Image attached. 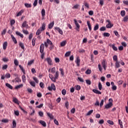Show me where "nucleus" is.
<instances>
[{
  "mask_svg": "<svg viewBox=\"0 0 128 128\" xmlns=\"http://www.w3.org/2000/svg\"><path fill=\"white\" fill-rule=\"evenodd\" d=\"M46 23L43 22L42 27H40V29L38 30L36 32V36H40V34H42V32H43V30H46Z\"/></svg>",
  "mask_w": 128,
  "mask_h": 128,
  "instance_id": "obj_1",
  "label": "nucleus"
},
{
  "mask_svg": "<svg viewBox=\"0 0 128 128\" xmlns=\"http://www.w3.org/2000/svg\"><path fill=\"white\" fill-rule=\"evenodd\" d=\"M109 102L105 106L104 108H106L107 110L108 108H110L112 106V99L110 98L109 99Z\"/></svg>",
  "mask_w": 128,
  "mask_h": 128,
  "instance_id": "obj_2",
  "label": "nucleus"
},
{
  "mask_svg": "<svg viewBox=\"0 0 128 128\" xmlns=\"http://www.w3.org/2000/svg\"><path fill=\"white\" fill-rule=\"evenodd\" d=\"M106 22L108 23L107 25H106V28H112L114 26V24L110 23V20H108Z\"/></svg>",
  "mask_w": 128,
  "mask_h": 128,
  "instance_id": "obj_3",
  "label": "nucleus"
},
{
  "mask_svg": "<svg viewBox=\"0 0 128 128\" xmlns=\"http://www.w3.org/2000/svg\"><path fill=\"white\" fill-rule=\"evenodd\" d=\"M74 24L76 26V30L78 32H80V24H78V21L76 20V19H74Z\"/></svg>",
  "mask_w": 128,
  "mask_h": 128,
  "instance_id": "obj_4",
  "label": "nucleus"
},
{
  "mask_svg": "<svg viewBox=\"0 0 128 128\" xmlns=\"http://www.w3.org/2000/svg\"><path fill=\"white\" fill-rule=\"evenodd\" d=\"M21 28H26L28 29V22L24 21L22 24V26H21Z\"/></svg>",
  "mask_w": 128,
  "mask_h": 128,
  "instance_id": "obj_5",
  "label": "nucleus"
},
{
  "mask_svg": "<svg viewBox=\"0 0 128 128\" xmlns=\"http://www.w3.org/2000/svg\"><path fill=\"white\" fill-rule=\"evenodd\" d=\"M48 90H56V86L54 85V84H51V86H48Z\"/></svg>",
  "mask_w": 128,
  "mask_h": 128,
  "instance_id": "obj_6",
  "label": "nucleus"
},
{
  "mask_svg": "<svg viewBox=\"0 0 128 128\" xmlns=\"http://www.w3.org/2000/svg\"><path fill=\"white\" fill-rule=\"evenodd\" d=\"M54 30H58V32H59V34H62H62H64V32H62V29H60V28L58 27H55Z\"/></svg>",
  "mask_w": 128,
  "mask_h": 128,
  "instance_id": "obj_7",
  "label": "nucleus"
},
{
  "mask_svg": "<svg viewBox=\"0 0 128 128\" xmlns=\"http://www.w3.org/2000/svg\"><path fill=\"white\" fill-rule=\"evenodd\" d=\"M44 50V44H42L40 46V52L42 53Z\"/></svg>",
  "mask_w": 128,
  "mask_h": 128,
  "instance_id": "obj_8",
  "label": "nucleus"
},
{
  "mask_svg": "<svg viewBox=\"0 0 128 128\" xmlns=\"http://www.w3.org/2000/svg\"><path fill=\"white\" fill-rule=\"evenodd\" d=\"M49 76H50V80H52V82H56V78L55 77H54V76L52 75L50 76V74Z\"/></svg>",
  "mask_w": 128,
  "mask_h": 128,
  "instance_id": "obj_9",
  "label": "nucleus"
},
{
  "mask_svg": "<svg viewBox=\"0 0 128 128\" xmlns=\"http://www.w3.org/2000/svg\"><path fill=\"white\" fill-rule=\"evenodd\" d=\"M40 124H42L43 126L46 127V122L42 120H40L39 122Z\"/></svg>",
  "mask_w": 128,
  "mask_h": 128,
  "instance_id": "obj_10",
  "label": "nucleus"
},
{
  "mask_svg": "<svg viewBox=\"0 0 128 128\" xmlns=\"http://www.w3.org/2000/svg\"><path fill=\"white\" fill-rule=\"evenodd\" d=\"M11 38H12V40L16 44H18V41L16 40V38H14V35H12V34L11 35Z\"/></svg>",
  "mask_w": 128,
  "mask_h": 128,
  "instance_id": "obj_11",
  "label": "nucleus"
},
{
  "mask_svg": "<svg viewBox=\"0 0 128 128\" xmlns=\"http://www.w3.org/2000/svg\"><path fill=\"white\" fill-rule=\"evenodd\" d=\"M54 22H52L48 24V28H50V30H52V28H54Z\"/></svg>",
  "mask_w": 128,
  "mask_h": 128,
  "instance_id": "obj_12",
  "label": "nucleus"
},
{
  "mask_svg": "<svg viewBox=\"0 0 128 128\" xmlns=\"http://www.w3.org/2000/svg\"><path fill=\"white\" fill-rule=\"evenodd\" d=\"M93 92H94V94H102V92L100 91H99L98 90L94 89L92 90Z\"/></svg>",
  "mask_w": 128,
  "mask_h": 128,
  "instance_id": "obj_13",
  "label": "nucleus"
},
{
  "mask_svg": "<svg viewBox=\"0 0 128 128\" xmlns=\"http://www.w3.org/2000/svg\"><path fill=\"white\" fill-rule=\"evenodd\" d=\"M16 36H20L22 38H24V34H22V33H20L18 31H16Z\"/></svg>",
  "mask_w": 128,
  "mask_h": 128,
  "instance_id": "obj_14",
  "label": "nucleus"
},
{
  "mask_svg": "<svg viewBox=\"0 0 128 128\" xmlns=\"http://www.w3.org/2000/svg\"><path fill=\"white\" fill-rule=\"evenodd\" d=\"M87 24L90 32H92V25L90 24V22L87 21Z\"/></svg>",
  "mask_w": 128,
  "mask_h": 128,
  "instance_id": "obj_15",
  "label": "nucleus"
},
{
  "mask_svg": "<svg viewBox=\"0 0 128 128\" xmlns=\"http://www.w3.org/2000/svg\"><path fill=\"white\" fill-rule=\"evenodd\" d=\"M19 46L21 48H22V50H24V43H22V42H20Z\"/></svg>",
  "mask_w": 128,
  "mask_h": 128,
  "instance_id": "obj_16",
  "label": "nucleus"
},
{
  "mask_svg": "<svg viewBox=\"0 0 128 128\" xmlns=\"http://www.w3.org/2000/svg\"><path fill=\"white\" fill-rule=\"evenodd\" d=\"M46 62H48V64H52V60L50 58H46Z\"/></svg>",
  "mask_w": 128,
  "mask_h": 128,
  "instance_id": "obj_17",
  "label": "nucleus"
},
{
  "mask_svg": "<svg viewBox=\"0 0 128 128\" xmlns=\"http://www.w3.org/2000/svg\"><path fill=\"white\" fill-rule=\"evenodd\" d=\"M6 48H8V42H6L3 44V48L6 50Z\"/></svg>",
  "mask_w": 128,
  "mask_h": 128,
  "instance_id": "obj_18",
  "label": "nucleus"
},
{
  "mask_svg": "<svg viewBox=\"0 0 128 128\" xmlns=\"http://www.w3.org/2000/svg\"><path fill=\"white\" fill-rule=\"evenodd\" d=\"M29 82H30V86H33V88H36V82H34L30 80Z\"/></svg>",
  "mask_w": 128,
  "mask_h": 128,
  "instance_id": "obj_19",
  "label": "nucleus"
},
{
  "mask_svg": "<svg viewBox=\"0 0 128 128\" xmlns=\"http://www.w3.org/2000/svg\"><path fill=\"white\" fill-rule=\"evenodd\" d=\"M13 102H14V104H20L18 100V98H13Z\"/></svg>",
  "mask_w": 128,
  "mask_h": 128,
  "instance_id": "obj_20",
  "label": "nucleus"
},
{
  "mask_svg": "<svg viewBox=\"0 0 128 128\" xmlns=\"http://www.w3.org/2000/svg\"><path fill=\"white\" fill-rule=\"evenodd\" d=\"M42 18H44V16H46V10H44V9H42Z\"/></svg>",
  "mask_w": 128,
  "mask_h": 128,
  "instance_id": "obj_21",
  "label": "nucleus"
},
{
  "mask_svg": "<svg viewBox=\"0 0 128 128\" xmlns=\"http://www.w3.org/2000/svg\"><path fill=\"white\" fill-rule=\"evenodd\" d=\"M75 62L76 64H78L80 62V57L78 56L76 58Z\"/></svg>",
  "mask_w": 128,
  "mask_h": 128,
  "instance_id": "obj_22",
  "label": "nucleus"
},
{
  "mask_svg": "<svg viewBox=\"0 0 128 128\" xmlns=\"http://www.w3.org/2000/svg\"><path fill=\"white\" fill-rule=\"evenodd\" d=\"M24 86V84H20V85H18L15 87L16 90H18V88H20Z\"/></svg>",
  "mask_w": 128,
  "mask_h": 128,
  "instance_id": "obj_23",
  "label": "nucleus"
},
{
  "mask_svg": "<svg viewBox=\"0 0 128 128\" xmlns=\"http://www.w3.org/2000/svg\"><path fill=\"white\" fill-rule=\"evenodd\" d=\"M19 68H20L23 74H26V70H24V67H22V65H19Z\"/></svg>",
  "mask_w": 128,
  "mask_h": 128,
  "instance_id": "obj_24",
  "label": "nucleus"
},
{
  "mask_svg": "<svg viewBox=\"0 0 128 128\" xmlns=\"http://www.w3.org/2000/svg\"><path fill=\"white\" fill-rule=\"evenodd\" d=\"M6 86H7V88H10V90H12L13 88L12 86V85H10V84H8V83H6Z\"/></svg>",
  "mask_w": 128,
  "mask_h": 128,
  "instance_id": "obj_25",
  "label": "nucleus"
},
{
  "mask_svg": "<svg viewBox=\"0 0 128 128\" xmlns=\"http://www.w3.org/2000/svg\"><path fill=\"white\" fill-rule=\"evenodd\" d=\"M47 116H48L50 118V120H54V116H52V114L48 112Z\"/></svg>",
  "mask_w": 128,
  "mask_h": 128,
  "instance_id": "obj_26",
  "label": "nucleus"
},
{
  "mask_svg": "<svg viewBox=\"0 0 128 128\" xmlns=\"http://www.w3.org/2000/svg\"><path fill=\"white\" fill-rule=\"evenodd\" d=\"M36 38H34L32 40V44L33 46H36Z\"/></svg>",
  "mask_w": 128,
  "mask_h": 128,
  "instance_id": "obj_27",
  "label": "nucleus"
},
{
  "mask_svg": "<svg viewBox=\"0 0 128 128\" xmlns=\"http://www.w3.org/2000/svg\"><path fill=\"white\" fill-rule=\"evenodd\" d=\"M123 21L124 22H128V16H126L124 18Z\"/></svg>",
  "mask_w": 128,
  "mask_h": 128,
  "instance_id": "obj_28",
  "label": "nucleus"
},
{
  "mask_svg": "<svg viewBox=\"0 0 128 128\" xmlns=\"http://www.w3.org/2000/svg\"><path fill=\"white\" fill-rule=\"evenodd\" d=\"M86 74H92V70L88 69L86 72Z\"/></svg>",
  "mask_w": 128,
  "mask_h": 128,
  "instance_id": "obj_29",
  "label": "nucleus"
},
{
  "mask_svg": "<svg viewBox=\"0 0 128 128\" xmlns=\"http://www.w3.org/2000/svg\"><path fill=\"white\" fill-rule=\"evenodd\" d=\"M98 86L100 90H102V83H100V82H99Z\"/></svg>",
  "mask_w": 128,
  "mask_h": 128,
  "instance_id": "obj_30",
  "label": "nucleus"
},
{
  "mask_svg": "<svg viewBox=\"0 0 128 128\" xmlns=\"http://www.w3.org/2000/svg\"><path fill=\"white\" fill-rule=\"evenodd\" d=\"M74 88L76 90H80V85L75 86Z\"/></svg>",
  "mask_w": 128,
  "mask_h": 128,
  "instance_id": "obj_31",
  "label": "nucleus"
},
{
  "mask_svg": "<svg viewBox=\"0 0 128 128\" xmlns=\"http://www.w3.org/2000/svg\"><path fill=\"white\" fill-rule=\"evenodd\" d=\"M112 48H113L114 50H115L116 52V50H118V48H116V46H114V44H112Z\"/></svg>",
  "mask_w": 128,
  "mask_h": 128,
  "instance_id": "obj_32",
  "label": "nucleus"
},
{
  "mask_svg": "<svg viewBox=\"0 0 128 128\" xmlns=\"http://www.w3.org/2000/svg\"><path fill=\"white\" fill-rule=\"evenodd\" d=\"M92 112H94V110H92L88 112L86 114V116H90Z\"/></svg>",
  "mask_w": 128,
  "mask_h": 128,
  "instance_id": "obj_33",
  "label": "nucleus"
},
{
  "mask_svg": "<svg viewBox=\"0 0 128 128\" xmlns=\"http://www.w3.org/2000/svg\"><path fill=\"white\" fill-rule=\"evenodd\" d=\"M99 26H100L98 25V24H96L94 27V30H98Z\"/></svg>",
  "mask_w": 128,
  "mask_h": 128,
  "instance_id": "obj_34",
  "label": "nucleus"
},
{
  "mask_svg": "<svg viewBox=\"0 0 128 128\" xmlns=\"http://www.w3.org/2000/svg\"><path fill=\"white\" fill-rule=\"evenodd\" d=\"M66 44V41H63L60 43L61 46H64Z\"/></svg>",
  "mask_w": 128,
  "mask_h": 128,
  "instance_id": "obj_35",
  "label": "nucleus"
},
{
  "mask_svg": "<svg viewBox=\"0 0 128 128\" xmlns=\"http://www.w3.org/2000/svg\"><path fill=\"white\" fill-rule=\"evenodd\" d=\"M70 54H72V52L70 51L66 52L65 54V56L66 57L70 56Z\"/></svg>",
  "mask_w": 128,
  "mask_h": 128,
  "instance_id": "obj_36",
  "label": "nucleus"
},
{
  "mask_svg": "<svg viewBox=\"0 0 128 128\" xmlns=\"http://www.w3.org/2000/svg\"><path fill=\"white\" fill-rule=\"evenodd\" d=\"M120 15L122 16H126V11L124 10H122L120 12Z\"/></svg>",
  "mask_w": 128,
  "mask_h": 128,
  "instance_id": "obj_37",
  "label": "nucleus"
},
{
  "mask_svg": "<svg viewBox=\"0 0 128 128\" xmlns=\"http://www.w3.org/2000/svg\"><path fill=\"white\" fill-rule=\"evenodd\" d=\"M22 80L24 82H26V76L24 75L22 76Z\"/></svg>",
  "mask_w": 128,
  "mask_h": 128,
  "instance_id": "obj_38",
  "label": "nucleus"
},
{
  "mask_svg": "<svg viewBox=\"0 0 128 128\" xmlns=\"http://www.w3.org/2000/svg\"><path fill=\"white\" fill-rule=\"evenodd\" d=\"M40 86L42 88H44V84L42 82H40Z\"/></svg>",
  "mask_w": 128,
  "mask_h": 128,
  "instance_id": "obj_39",
  "label": "nucleus"
},
{
  "mask_svg": "<svg viewBox=\"0 0 128 128\" xmlns=\"http://www.w3.org/2000/svg\"><path fill=\"white\" fill-rule=\"evenodd\" d=\"M12 126L14 128H16V122L15 120H13L12 121Z\"/></svg>",
  "mask_w": 128,
  "mask_h": 128,
  "instance_id": "obj_40",
  "label": "nucleus"
},
{
  "mask_svg": "<svg viewBox=\"0 0 128 128\" xmlns=\"http://www.w3.org/2000/svg\"><path fill=\"white\" fill-rule=\"evenodd\" d=\"M107 122L109 124H111V126H114V122L110 120H107Z\"/></svg>",
  "mask_w": 128,
  "mask_h": 128,
  "instance_id": "obj_41",
  "label": "nucleus"
},
{
  "mask_svg": "<svg viewBox=\"0 0 128 128\" xmlns=\"http://www.w3.org/2000/svg\"><path fill=\"white\" fill-rule=\"evenodd\" d=\"M34 80L36 82V84H38V79L36 77H34L33 78Z\"/></svg>",
  "mask_w": 128,
  "mask_h": 128,
  "instance_id": "obj_42",
  "label": "nucleus"
},
{
  "mask_svg": "<svg viewBox=\"0 0 128 128\" xmlns=\"http://www.w3.org/2000/svg\"><path fill=\"white\" fill-rule=\"evenodd\" d=\"M86 84H88V86H90V84H92V82L90 80H86Z\"/></svg>",
  "mask_w": 128,
  "mask_h": 128,
  "instance_id": "obj_43",
  "label": "nucleus"
},
{
  "mask_svg": "<svg viewBox=\"0 0 128 128\" xmlns=\"http://www.w3.org/2000/svg\"><path fill=\"white\" fill-rule=\"evenodd\" d=\"M84 6L87 8H90V5L88 4V3L85 2L84 3Z\"/></svg>",
  "mask_w": 128,
  "mask_h": 128,
  "instance_id": "obj_44",
  "label": "nucleus"
},
{
  "mask_svg": "<svg viewBox=\"0 0 128 128\" xmlns=\"http://www.w3.org/2000/svg\"><path fill=\"white\" fill-rule=\"evenodd\" d=\"M104 0H100V4L102 6H104Z\"/></svg>",
  "mask_w": 128,
  "mask_h": 128,
  "instance_id": "obj_45",
  "label": "nucleus"
},
{
  "mask_svg": "<svg viewBox=\"0 0 128 128\" xmlns=\"http://www.w3.org/2000/svg\"><path fill=\"white\" fill-rule=\"evenodd\" d=\"M62 92L63 96H66V90L64 89L62 90Z\"/></svg>",
  "mask_w": 128,
  "mask_h": 128,
  "instance_id": "obj_46",
  "label": "nucleus"
},
{
  "mask_svg": "<svg viewBox=\"0 0 128 128\" xmlns=\"http://www.w3.org/2000/svg\"><path fill=\"white\" fill-rule=\"evenodd\" d=\"M2 122H4V124H6L8 122V119H2Z\"/></svg>",
  "mask_w": 128,
  "mask_h": 128,
  "instance_id": "obj_47",
  "label": "nucleus"
},
{
  "mask_svg": "<svg viewBox=\"0 0 128 128\" xmlns=\"http://www.w3.org/2000/svg\"><path fill=\"white\" fill-rule=\"evenodd\" d=\"M22 12H22V10H20L19 12L18 13V14H16V16H22Z\"/></svg>",
  "mask_w": 128,
  "mask_h": 128,
  "instance_id": "obj_48",
  "label": "nucleus"
},
{
  "mask_svg": "<svg viewBox=\"0 0 128 128\" xmlns=\"http://www.w3.org/2000/svg\"><path fill=\"white\" fill-rule=\"evenodd\" d=\"M46 43L48 44H52V42L50 39L48 38L46 40Z\"/></svg>",
  "mask_w": 128,
  "mask_h": 128,
  "instance_id": "obj_49",
  "label": "nucleus"
},
{
  "mask_svg": "<svg viewBox=\"0 0 128 128\" xmlns=\"http://www.w3.org/2000/svg\"><path fill=\"white\" fill-rule=\"evenodd\" d=\"M14 114H16V116H20V112L18 110H15Z\"/></svg>",
  "mask_w": 128,
  "mask_h": 128,
  "instance_id": "obj_50",
  "label": "nucleus"
},
{
  "mask_svg": "<svg viewBox=\"0 0 128 128\" xmlns=\"http://www.w3.org/2000/svg\"><path fill=\"white\" fill-rule=\"evenodd\" d=\"M54 77L56 80H58V72H56Z\"/></svg>",
  "mask_w": 128,
  "mask_h": 128,
  "instance_id": "obj_51",
  "label": "nucleus"
},
{
  "mask_svg": "<svg viewBox=\"0 0 128 128\" xmlns=\"http://www.w3.org/2000/svg\"><path fill=\"white\" fill-rule=\"evenodd\" d=\"M24 6H26V8H30L32 6V4L28 3H26Z\"/></svg>",
  "mask_w": 128,
  "mask_h": 128,
  "instance_id": "obj_52",
  "label": "nucleus"
},
{
  "mask_svg": "<svg viewBox=\"0 0 128 128\" xmlns=\"http://www.w3.org/2000/svg\"><path fill=\"white\" fill-rule=\"evenodd\" d=\"M110 36V34L108 32H104V36Z\"/></svg>",
  "mask_w": 128,
  "mask_h": 128,
  "instance_id": "obj_53",
  "label": "nucleus"
},
{
  "mask_svg": "<svg viewBox=\"0 0 128 128\" xmlns=\"http://www.w3.org/2000/svg\"><path fill=\"white\" fill-rule=\"evenodd\" d=\"M68 106H70V104L68 103V102L66 101L65 102V106L66 108H68Z\"/></svg>",
  "mask_w": 128,
  "mask_h": 128,
  "instance_id": "obj_54",
  "label": "nucleus"
},
{
  "mask_svg": "<svg viewBox=\"0 0 128 128\" xmlns=\"http://www.w3.org/2000/svg\"><path fill=\"white\" fill-rule=\"evenodd\" d=\"M60 74L64 76V70L62 68H60Z\"/></svg>",
  "mask_w": 128,
  "mask_h": 128,
  "instance_id": "obj_55",
  "label": "nucleus"
},
{
  "mask_svg": "<svg viewBox=\"0 0 128 128\" xmlns=\"http://www.w3.org/2000/svg\"><path fill=\"white\" fill-rule=\"evenodd\" d=\"M113 60L115 62H118V56L116 55H115L113 56Z\"/></svg>",
  "mask_w": 128,
  "mask_h": 128,
  "instance_id": "obj_56",
  "label": "nucleus"
},
{
  "mask_svg": "<svg viewBox=\"0 0 128 128\" xmlns=\"http://www.w3.org/2000/svg\"><path fill=\"white\" fill-rule=\"evenodd\" d=\"M6 32V29H4L2 32V36H4Z\"/></svg>",
  "mask_w": 128,
  "mask_h": 128,
  "instance_id": "obj_57",
  "label": "nucleus"
},
{
  "mask_svg": "<svg viewBox=\"0 0 128 128\" xmlns=\"http://www.w3.org/2000/svg\"><path fill=\"white\" fill-rule=\"evenodd\" d=\"M38 114H39L40 116H41V117L44 116V112L42 111H40L38 112Z\"/></svg>",
  "mask_w": 128,
  "mask_h": 128,
  "instance_id": "obj_58",
  "label": "nucleus"
},
{
  "mask_svg": "<svg viewBox=\"0 0 128 128\" xmlns=\"http://www.w3.org/2000/svg\"><path fill=\"white\" fill-rule=\"evenodd\" d=\"M106 30V27L104 26H102L100 28V30L101 32H104V30Z\"/></svg>",
  "mask_w": 128,
  "mask_h": 128,
  "instance_id": "obj_59",
  "label": "nucleus"
},
{
  "mask_svg": "<svg viewBox=\"0 0 128 128\" xmlns=\"http://www.w3.org/2000/svg\"><path fill=\"white\" fill-rule=\"evenodd\" d=\"M78 80L80 82H84V79L80 77H78Z\"/></svg>",
  "mask_w": 128,
  "mask_h": 128,
  "instance_id": "obj_60",
  "label": "nucleus"
},
{
  "mask_svg": "<svg viewBox=\"0 0 128 128\" xmlns=\"http://www.w3.org/2000/svg\"><path fill=\"white\" fill-rule=\"evenodd\" d=\"M22 32L25 34H28V31L24 30V29H23Z\"/></svg>",
  "mask_w": 128,
  "mask_h": 128,
  "instance_id": "obj_61",
  "label": "nucleus"
},
{
  "mask_svg": "<svg viewBox=\"0 0 128 128\" xmlns=\"http://www.w3.org/2000/svg\"><path fill=\"white\" fill-rule=\"evenodd\" d=\"M33 5H34V6H38V0H34Z\"/></svg>",
  "mask_w": 128,
  "mask_h": 128,
  "instance_id": "obj_62",
  "label": "nucleus"
},
{
  "mask_svg": "<svg viewBox=\"0 0 128 128\" xmlns=\"http://www.w3.org/2000/svg\"><path fill=\"white\" fill-rule=\"evenodd\" d=\"M6 78H10V74L7 73L6 74L5 76Z\"/></svg>",
  "mask_w": 128,
  "mask_h": 128,
  "instance_id": "obj_63",
  "label": "nucleus"
},
{
  "mask_svg": "<svg viewBox=\"0 0 128 128\" xmlns=\"http://www.w3.org/2000/svg\"><path fill=\"white\" fill-rule=\"evenodd\" d=\"M54 44H50V46L49 48L50 50H54Z\"/></svg>",
  "mask_w": 128,
  "mask_h": 128,
  "instance_id": "obj_64",
  "label": "nucleus"
}]
</instances>
